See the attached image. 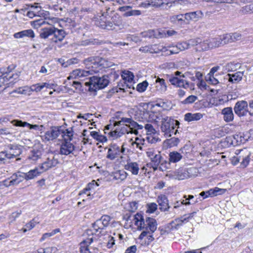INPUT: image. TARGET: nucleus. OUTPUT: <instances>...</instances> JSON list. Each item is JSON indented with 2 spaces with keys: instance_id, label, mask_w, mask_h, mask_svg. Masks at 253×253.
I'll list each match as a JSON object with an SVG mask.
<instances>
[{
  "instance_id": "f257e3e1",
  "label": "nucleus",
  "mask_w": 253,
  "mask_h": 253,
  "mask_svg": "<svg viewBox=\"0 0 253 253\" xmlns=\"http://www.w3.org/2000/svg\"><path fill=\"white\" fill-rule=\"evenodd\" d=\"M84 63L88 70L85 71L80 69L75 70L68 77V79H81L82 80L94 73L99 72L103 68L111 66L110 63L105 59L99 57L95 58L90 57L84 60Z\"/></svg>"
},
{
  "instance_id": "f03ea898",
  "label": "nucleus",
  "mask_w": 253,
  "mask_h": 253,
  "mask_svg": "<svg viewBox=\"0 0 253 253\" xmlns=\"http://www.w3.org/2000/svg\"><path fill=\"white\" fill-rule=\"evenodd\" d=\"M132 220L139 230H143L139 236V239L142 240L148 234H151L157 229V223L156 220L151 217H146L144 220L142 215L140 213H136L132 216Z\"/></svg>"
},
{
  "instance_id": "7ed1b4c3",
  "label": "nucleus",
  "mask_w": 253,
  "mask_h": 253,
  "mask_svg": "<svg viewBox=\"0 0 253 253\" xmlns=\"http://www.w3.org/2000/svg\"><path fill=\"white\" fill-rule=\"evenodd\" d=\"M179 122L170 117H165L162 119L161 129L166 137H169L178 132L175 128L179 125Z\"/></svg>"
},
{
  "instance_id": "20e7f679",
  "label": "nucleus",
  "mask_w": 253,
  "mask_h": 253,
  "mask_svg": "<svg viewBox=\"0 0 253 253\" xmlns=\"http://www.w3.org/2000/svg\"><path fill=\"white\" fill-rule=\"evenodd\" d=\"M198 169L194 167L187 169L182 168L174 171H169L166 175L167 176L171 179L183 180L197 175Z\"/></svg>"
},
{
  "instance_id": "39448f33",
  "label": "nucleus",
  "mask_w": 253,
  "mask_h": 253,
  "mask_svg": "<svg viewBox=\"0 0 253 253\" xmlns=\"http://www.w3.org/2000/svg\"><path fill=\"white\" fill-rule=\"evenodd\" d=\"M197 51H204L220 46L221 43L219 36L202 39L199 38Z\"/></svg>"
},
{
  "instance_id": "423d86ee",
  "label": "nucleus",
  "mask_w": 253,
  "mask_h": 253,
  "mask_svg": "<svg viewBox=\"0 0 253 253\" xmlns=\"http://www.w3.org/2000/svg\"><path fill=\"white\" fill-rule=\"evenodd\" d=\"M109 83L107 76H103L102 77L93 76L89 78V81L85 83V85L89 86L90 91H95L97 89L103 88Z\"/></svg>"
},
{
  "instance_id": "0eeeda50",
  "label": "nucleus",
  "mask_w": 253,
  "mask_h": 253,
  "mask_svg": "<svg viewBox=\"0 0 253 253\" xmlns=\"http://www.w3.org/2000/svg\"><path fill=\"white\" fill-rule=\"evenodd\" d=\"M147 157L150 158L152 162V167L154 170L158 169V167L161 163L162 157L160 152L156 151L153 148H149L146 151Z\"/></svg>"
},
{
  "instance_id": "6e6552de",
  "label": "nucleus",
  "mask_w": 253,
  "mask_h": 253,
  "mask_svg": "<svg viewBox=\"0 0 253 253\" xmlns=\"http://www.w3.org/2000/svg\"><path fill=\"white\" fill-rule=\"evenodd\" d=\"M121 123H126L129 125L131 128V132L137 135L138 133V129H142L144 126L141 125H139L136 122L134 121L131 118L123 117L121 120L116 123L117 125H120Z\"/></svg>"
},
{
  "instance_id": "1a4fd4ad",
  "label": "nucleus",
  "mask_w": 253,
  "mask_h": 253,
  "mask_svg": "<svg viewBox=\"0 0 253 253\" xmlns=\"http://www.w3.org/2000/svg\"><path fill=\"white\" fill-rule=\"evenodd\" d=\"M58 162L53 153L47 155L45 161L39 167L42 171L44 172L48 169L56 166Z\"/></svg>"
},
{
  "instance_id": "9d476101",
  "label": "nucleus",
  "mask_w": 253,
  "mask_h": 253,
  "mask_svg": "<svg viewBox=\"0 0 253 253\" xmlns=\"http://www.w3.org/2000/svg\"><path fill=\"white\" fill-rule=\"evenodd\" d=\"M125 151V148L123 146L121 148L119 146L116 144H111L108 148V153L106 158L111 160H113L118 157L121 153Z\"/></svg>"
},
{
  "instance_id": "9b49d317",
  "label": "nucleus",
  "mask_w": 253,
  "mask_h": 253,
  "mask_svg": "<svg viewBox=\"0 0 253 253\" xmlns=\"http://www.w3.org/2000/svg\"><path fill=\"white\" fill-rule=\"evenodd\" d=\"M60 134V129L57 127L53 126L49 130L46 131L44 134L41 136V137L43 141H48L56 139Z\"/></svg>"
},
{
  "instance_id": "f8f14e48",
  "label": "nucleus",
  "mask_w": 253,
  "mask_h": 253,
  "mask_svg": "<svg viewBox=\"0 0 253 253\" xmlns=\"http://www.w3.org/2000/svg\"><path fill=\"white\" fill-rule=\"evenodd\" d=\"M248 103L246 101H238L234 108L235 113L239 117L246 115L248 112Z\"/></svg>"
},
{
  "instance_id": "ddd939ff",
  "label": "nucleus",
  "mask_w": 253,
  "mask_h": 253,
  "mask_svg": "<svg viewBox=\"0 0 253 253\" xmlns=\"http://www.w3.org/2000/svg\"><path fill=\"white\" fill-rule=\"evenodd\" d=\"M85 234L88 235H92L93 233L91 230H87ZM93 237H90L83 240L80 244V252L81 253H90L88 248L89 245L92 242Z\"/></svg>"
},
{
  "instance_id": "4468645a",
  "label": "nucleus",
  "mask_w": 253,
  "mask_h": 253,
  "mask_svg": "<svg viewBox=\"0 0 253 253\" xmlns=\"http://www.w3.org/2000/svg\"><path fill=\"white\" fill-rule=\"evenodd\" d=\"M15 67L16 66L15 65H11L9 66L6 69H0V71L7 72L9 74V75L8 76V82L13 81L12 83L10 84V85H13L15 82H16L18 80L20 74V72H17L15 74H10L12 71L15 69Z\"/></svg>"
},
{
  "instance_id": "2eb2a0df",
  "label": "nucleus",
  "mask_w": 253,
  "mask_h": 253,
  "mask_svg": "<svg viewBox=\"0 0 253 253\" xmlns=\"http://www.w3.org/2000/svg\"><path fill=\"white\" fill-rule=\"evenodd\" d=\"M169 82L172 85L179 87H182L184 88H187L189 86L188 82L181 79L180 77H171L169 79Z\"/></svg>"
},
{
  "instance_id": "dca6fc26",
  "label": "nucleus",
  "mask_w": 253,
  "mask_h": 253,
  "mask_svg": "<svg viewBox=\"0 0 253 253\" xmlns=\"http://www.w3.org/2000/svg\"><path fill=\"white\" fill-rule=\"evenodd\" d=\"M75 149L74 145L70 142L65 141L60 147V154L68 155L72 153Z\"/></svg>"
},
{
  "instance_id": "f3484780",
  "label": "nucleus",
  "mask_w": 253,
  "mask_h": 253,
  "mask_svg": "<svg viewBox=\"0 0 253 253\" xmlns=\"http://www.w3.org/2000/svg\"><path fill=\"white\" fill-rule=\"evenodd\" d=\"M43 172L40 169V168H36L33 169L29 170L27 172H23L24 179L28 181L34 179L40 175Z\"/></svg>"
},
{
  "instance_id": "a211bd4d",
  "label": "nucleus",
  "mask_w": 253,
  "mask_h": 253,
  "mask_svg": "<svg viewBox=\"0 0 253 253\" xmlns=\"http://www.w3.org/2000/svg\"><path fill=\"white\" fill-rule=\"evenodd\" d=\"M124 168L126 170L129 171L133 175H136L138 174L139 167L136 162L128 161L125 165Z\"/></svg>"
},
{
  "instance_id": "6ab92c4d",
  "label": "nucleus",
  "mask_w": 253,
  "mask_h": 253,
  "mask_svg": "<svg viewBox=\"0 0 253 253\" xmlns=\"http://www.w3.org/2000/svg\"><path fill=\"white\" fill-rule=\"evenodd\" d=\"M122 77L125 81V84L128 88H131L134 80V76L132 72L128 71L122 72Z\"/></svg>"
},
{
  "instance_id": "aec40b11",
  "label": "nucleus",
  "mask_w": 253,
  "mask_h": 253,
  "mask_svg": "<svg viewBox=\"0 0 253 253\" xmlns=\"http://www.w3.org/2000/svg\"><path fill=\"white\" fill-rule=\"evenodd\" d=\"M9 151L8 152V159L16 158L19 156L22 153V150L20 147L15 145H10L9 146Z\"/></svg>"
},
{
  "instance_id": "412c9836",
  "label": "nucleus",
  "mask_w": 253,
  "mask_h": 253,
  "mask_svg": "<svg viewBox=\"0 0 253 253\" xmlns=\"http://www.w3.org/2000/svg\"><path fill=\"white\" fill-rule=\"evenodd\" d=\"M203 16V13L201 11L186 13L184 14L185 19L188 21H197Z\"/></svg>"
},
{
  "instance_id": "4be33fe9",
  "label": "nucleus",
  "mask_w": 253,
  "mask_h": 253,
  "mask_svg": "<svg viewBox=\"0 0 253 253\" xmlns=\"http://www.w3.org/2000/svg\"><path fill=\"white\" fill-rule=\"evenodd\" d=\"M157 202L160 206V209L163 211H168L169 208V201L165 195H161L158 198Z\"/></svg>"
},
{
  "instance_id": "5701e85b",
  "label": "nucleus",
  "mask_w": 253,
  "mask_h": 253,
  "mask_svg": "<svg viewBox=\"0 0 253 253\" xmlns=\"http://www.w3.org/2000/svg\"><path fill=\"white\" fill-rule=\"evenodd\" d=\"M54 35L52 40L53 42H61L64 39L66 36V33L63 30H59L54 27Z\"/></svg>"
},
{
  "instance_id": "b1692460",
  "label": "nucleus",
  "mask_w": 253,
  "mask_h": 253,
  "mask_svg": "<svg viewBox=\"0 0 253 253\" xmlns=\"http://www.w3.org/2000/svg\"><path fill=\"white\" fill-rule=\"evenodd\" d=\"M9 179L11 180L10 183L12 184V186L17 185L25 180L23 172L20 171L13 173Z\"/></svg>"
},
{
  "instance_id": "393cba45",
  "label": "nucleus",
  "mask_w": 253,
  "mask_h": 253,
  "mask_svg": "<svg viewBox=\"0 0 253 253\" xmlns=\"http://www.w3.org/2000/svg\"><path fill=\"white\" fill-rule=\"evenodd\" d=\"M244 76V71L237 72L234 74H228L227 76L228 77V80L232 83H237L241 81Z\"/></svg>"
},
{
  "instance_id": "a878e982",
  "label": "nucleus",
  "mask_w": 253,
  "mask_h": 253,
  "mask_svg": "<svg viewBox=\"0 0 253 253\" xmlns=\"http://www.w3.org/2000/svg\"><path fill=\"white\" fill-rule=\"evenodd\" d=\"M225 191V189H220L218 187H215L214 189H211L208 191L206 192H202L200 195L201 196H205L204 198H207L208 196H215L218 194H219V192H222L223 193Z\"/></svg>"
},
{
  "instance_id": "bb28decb",
  "label": "nucleus",
  "mask_w": 253,
  "mask_h": 253,
  "mask_svg": "<svg viewBox=\"0 0 253 253\" xmlns=\"http://www.w3.org/2000/svg\"><path fill=\"white\" fill-rule=\"evenodd\" d=\"M155 83L157 84L156 85L157 91L164 93L167 90V85L164 79L158 77Z\"/></svg>"
},
{
  "instance_id": "cd10ccee",
  "label": "nucleus",
  "mask_w": 253,
  "mask_h": 253,
  "mask_svg": "<svg viewBox=\"0 0 253 253\" xmlns=\"http://www.w3.org/2000/svg\"><path fill=\"white\" fill-rule=\"evenodd\" d=\"M180 226H181V225L179 220L177 218L166 225L165 228L166 229V231L167 233H170L173 230H177Z\"/></svg>"
},
{
  "instance_id": "c85d7f7f",
  "label": "nucleus",
  "mask_w": 253,
  "mask_h": 253,
  "mask_svg": "<svg viewBox=\"0 0 253 253\" xmlns=\"http://www.w3.org/2000/svg\"><path fill=\"white\" fill-rule=\"evenodd\" d=\"M222 114L223 115L224 120L226 122H229L233 121L234 115L231 107H226L222 109Z\"/></svg>"
},
{
  "instance_id": "c756f323",
  "label": "nucleus",
  "mask_w": 253,
  "mask_h": 253,
  "mask_svg": "<svg viewBox=\"0 0 253 253\" xmlns=\"http://www.w3.org/2000/svg\"><path fill=\"white\" fill-rule=\"evenodd\" d=\"M203 114L200 113H186L184 116V120L187 122L197 121L203 117Z\"/></svg>"
},
{
  "instance_id": "7c9ffc66",
  "label": "nucleus",
  "mask_w": 253,
  "mask_h": 253,
  "mask_svg": "<svg viewBox=\"0 0 253 253\" xmlns=\"http://www.w3.org/2000/svg\"><path fill=\"white\" fill-rule=\"evenodd\" d=\"M199 38L189 40L188 42H181L184 50L188 49L191 46H195V49L197 51Z\"/></svg>"
},
{
  "instance_id": "2f4dec72",
  "label": "nucleus",
  "mask_w": 253,
  "mask_h": 253,
  "mask_svg": "<svg viewBox=\"0 0 253 253\" xmlns=\"http://www.w3.org/2000/svg\"><path fill=\"white\" fill-rule=\"evenodd\" d=\"M54 33V27L49 26L41 29L40 36L42 39H45L49 36L53 35Z\"/></svg>"
},
{
  "instance_id": "473e14b6",
  "label": "nucleus",
  "mask_w": 253,
  "mask_h": 253,
  "mask_svg": "<svg viewBox=\"0 0 253 253\" xmlns=\"http://www.w3.org/2000/svg\"><path fill=\"white\" fill-rule=\"evenodd\" d=\"M164 3V2H159V1H157V0H148L141 2L140 6L145 8H148L151 6L153 7H160Z\"/></svg>"
},
{
  "instance_id": "72a5a7b5",
  "label": "nucleus",
  "mask_w": 253,
  "mask_h": 253,
  "mask_svg": "<svg viewBox=\"0 0 253 253\" xmlns=\"http://www.w3.org/2000/svg\"><path fill=\"white\" fill-rule=\"evenodd\" d=\"M44 87H49V84L46 83H43L42 84H33L29 86L31 94L33 91H35L36 92L41 91Z\"/></svg>"
},
{
  "instance_id": "f704fd0d",
  "label": "nucleus",
  "mask_w": 253,
  "mask_h": 253,
  "mask_svg": "<svg viewBox=\"0 0 253 253\" xmlns=\"http://www.w3.org/2000/svg\"><path fill=\"white\" fill-rule=\"evenodd\" d=\"M42 154V150L33 149L29 156V159L33 161H36L41 158Z\"/></svg>"
},
{
  "instance_id": "c9c22d12",
  "label": "nucleus",
  "mask_w": 253,
  "mask_h": 253,
  "mask_svg": "<svg viewBox=\"0 0 253 253\" xmlns=\"http://www.w3.org/2000/svg\"><path fill=\"white\" fill-rule=\"evenodd\" d=\"M169 156V163H175L178 162L182 158V155L176 151L170 152Z\"/></svg>"
},
{
  "instance_id": "e433bc0d",
  "label": "nucleus",
  "mask_w": 253,
  "mask_h": 253,
  "mask_svg": "<svg viewBox=\"0 0 253 253\" xmlns=\"http://www.w3.org/2000/svg\"><path fill=\"white\" fill-rule=\"evenodd\" d=\"M9 74L5 72L0 71V87L3 85H6L7 86L10 85L13 81L8 82V76Z\"/></svg>"
},
{
  "instance_id": "4c0bfd02",
  "label": "nucleus",
  "mask_w": 253,
  "mask_h": 253,
  "mask_svg": "<svg viewBox=\"0 0 253 253\" xmlns=\"http://www.w3.org/2000/svg\"><path fill=\"white\" fill-rule=\"evenodd\" d=\"M183 17V14L172 15L169 17V20L170 22L173 24L182 25L185 22Z\"/></svg>"
},
{
  "instance_id": "58836bf2",
  "label": "nucleus",
  "mask_w": 253,
  "mask_h": 253,
  "mask_svg": "<svg viewBox=\"0 0 253 253\" xmlns=\"http://www.w3.org/2000/svg\"><path fill=\"white\" fill-rule=\"evenodd\" d=\"M90 134L94 139L100 142H104L107 141L106 137L100 134L98 132L90 131Z\"/></svg>"
},
{
  "instance_id": "ea45409f",
  "label": "nucleus",
  "mask_w": 253,
  "mask_h": 253,
  "mask_svg": "<svg viewBox=\"0 0 253 253\" xmlns=\"http://www.w3.org/2000/svg\"><path fill=\"white\" fill-rule=\"evenodd\" d=\"M196 213V211H193L191 213L187 214H184L183 216H181L180 217L178 218V219L179 220L181 226L184 223L188 222L190 219H192Z\"/></svg>"
},
{
  "instance_id": "a19ab883",
  "label": "nucleus",
  "mask_w": 253,
  "mask_h": 253,
  "mask_svg": "<svg viewBox=\"0 0 253 253\" xmlns=\"http://www.w3.org/2000/svg\"><path fill=\"white\" fill-rule=\"evenodd\" d=\"M117 122H116L115 123H114V126H117L116 124ZM124 125L123 126H121L120 129L121 133H122V134L124 135V134H125L126 133L128 134V133H132L131 132V128H130V127L129 126V125H128L127 124H126V123H121V124H120L121 125ZM118 126H120V125H119Z\"/></svg>"
},
{
  "instance_id": "79ce46f5",
  "label": "nucleus",
  "mask_w": 253,
  "mask_h": 253,
  "mask_svg": "<svg viewBox=\"0 0 253 253\" xmlns=\"http://www.w3.org/2000/svg\"><path fill=\"white\" fill-rule=\"evenodd\" d=\"M28 7L27 8H30V10H32L34 13H36L37 15H39L40 14V12L41 10V7L39 5L38 3H34V4H29L27 5Z\"/></svg>"
},
{
  "instance_id": "37998d69",
  "label": "nucleus",
  "mask_w": 253,
  "mask_h": 253,
  "mask_svg": "<svg viewBox=\"0 0 253 253\" xmlns=\"http://www.w3.org/2000/svg\"><path fill=\"white\" fill-rule=\"evenodd\" d=\"M13 91L15 92H17L18 93L21 94H24V95H31L29 86H28L19 87L18 89L14 90Z\"/></svg>"
},
{
  "instance_id": "c03bdc74",
  "label": "nucleus",
  "mask_w": 253,
  "mask_h": 253,
  "mask_svg": "<svg viewBox=\"0 0 253 253\" xmlns=\"http://www.w3.org/2000/svg\"><path fill=\"white\" fill-rule=\"evenodd\" d=\"M149 119L150 122L157 125H158V123L160 120V118L158 116V114L154 112L150 113L149 115Z\"/></svg>"
},
{
  "instance_id": "a18cd8bd",
  "label": "nucleus",
  "mask_w": 253,
  "mask_h": 253,
  "mask_svg": "<svg viewBox=\"0 0 253 253\" xmlns=\"http://www.w3.org/2000/svg\"><path fill=\"white\" fill-rule=\"evenodd\" d=\"M241 152H242V154L243 153V150H237L236 151V154L237 156H234L231 159V163L233 165H237L240 160L241 159V155L238 156Z\"/></svg>"
},
{
  "instance_id": "49530a36",
  "label": "nucleus",
  "mask_w": 253,
  "mask_h": 253,
  "mask_svg": "<svg viewBox=\"0 0 253 253\" xmlns=\"http://www.w3.org/2000/svg\"><path fill=\"white\" fill-rule=\"evenodd\" d=\"M127 176V173L124 170H119L115 173V177L121 180H125Z\"/></svg>"
},
{
  "instance_id": "de8ad7c7",
  "label": "nucleus",
  "mask_w": 253,
  "mask_h": 253,
  "mask_svg": "<svg viewBox=\"0 0 253 253\" xmlns=\"http://www.w3.org/2000/svg\"><path fill=\"white\" fill-rule=\"evenodd\" d=\"M148 85V82L146 81H143L137 85L136 90L139 92H143L146 90Z\"/></svg>"
},
{
  "instance_id": "09e8293b",
  "label": "nucleus",
  "mask_w": 253,
  "mask_h": 253,
  "mask_svg": "<svg viewBox=\"0 0 253 253\" xmlns=\"http://www.w3.org/2000/svg\"><path fill=\"white\" fill-rule=\"evenodd\" d=\"M144 128L147 131V134H154L156 133L157 131L151 124L147 123L145 124Z\"/></svg>"
},
{
  "instance_id": "8fccbe9b",
  "label": "nucleus",
  "mask_w": 253,
  "mask_h": 253,
  "mask_svg": "<svg viewBox=\"0 0 253 253\" xmlns=\"http://www.w3.org/2000/svg\"><path fill=\"white\" fill-rule=\"evenodd\" d=\"M241 155V159H242V161L241 162V167L245 168L249 164V162L250 161V154H248L245 156L243 155Z\"/></svg>"
},
{
  "instance_id": "3c124183",
  "label": "nucleus",
  "mask_w": 253,
  "mask_h": 253,
  "mask_svg": "<svg viewBox=\"0 0 253 253\" xmlns=\"http://www.w3.org/2000/svg\"><path fill=\"white\" fill-rule=\"evenodd\" d=\"M219 38L220 40V42L221 45L231 42L230 40V37H229V35H228V34H226L222 36H219Z\"/></svg>"
},
{
  "instance_id": "603ef678",
  "label": "nucleus",
  "mask_w": 253,
  "mask_h": 253,
  "mask_svg": "<svg viewBox=\"0 0 253 253\" xmlns=\"http://www.w3.org/2000/svg\"><path fill=\"white\" fill-rule=\"evenodd\" d=\"M11 123L14 126H22V127H25V126H30V124L26 122H22L21 120H14L11 122Z\"/></svg>"
},
{
  "instance_id": "864d4df0",
  "label": "nucleus",
  "mask_w": 253,
  "mask_h": 253,
  "mask_svg": "<svg viewBox=\"0 0 253 253\" xmlns=\"http://www.w3.org/2000/svg\"><path fill=\"white\" fill-rule=\"evenodd\" d=\"M141 14V11L139 10H131L126 12L123 14L124 17H128L132 16H138Z\"/></svg>"
},
{
  "instance_id": "5fc2aeb1",
  "label": "nucleus",
  "mask_w": 253,
  "mask_h": 253,
  "mask_svg": "<svg viewBox=\"0 0 253 253\" xmlns=\"http://www.w3.org/2000/svg\"><path fill=\"white\" fill-rule=\"evenodd\" d=\"M108 134L113 138H118L123 135L122 133H121L119 128H116L114 131H111L108 133Z\"/></svg>"
},
{
  "instance_id": "6e6d98bb",
  "label": "nucleus",
  "mask_w": 253,
  "mask_h": 253,
  "mask_svg": "<svg viewBox=\"0 0 253 253\" xmlns=\"http://www.w3.org/2000/svg\"><path fill=\"white\" fill-rule=\"evenodd\" d=\"M197 96L191 95L182 101V103L184 104H191L194 102L196 100H197Z\"/></svg>"
},
{
  "instance_id": "4d7b16f0",
  "label": "nucleus",
  "mask_w": 253,
  "mask_h": 253,
  "mask_svg": "<svg viewBox=\"0 0 253 253\" xmlns=\"http://www.w3.org/2000/svg\"><path fill=\"white\" fill-rule=\"evenodd\" d=\"M242 10L244 13H253V2L243 6L242 8Z\"/></svg>"
},
{
  "instance_id": "13d9d810",
  "label": "nucleus",
  "mask_w": 253,
  "mask_h": 253,
  "mask_svg": "<svg viewBox=\"0 0 253 253\" xmlns=\"http://www.w3.org/2000/svg\"><path fill=\"white\" fill-rule=\"evenodd\" d=\"M21 32H22V38L25 37L34 38L35 37L34 32L31 29L24 30Z\"/></svg>"
},
{
  "instance_id": "bf43d9fd",
  "label": "nucleus",
  "mask_w": 253,
  "mask_h": 253,
  "mask_svg": "<svg viewBox=\"0 0 253 253\" xmlns=\"http://www.w3.org/2000/svg\"><path fill=\"white\" fill-rule=\"evenodd\" d=\"M170 49L168 50V49H167L166 48V47H163V49H162V50L165 51H169V55L177 54L179 52V51L178 49L177 45L170 47Z\"/></svg>"
},
{
  "instance_id": "052dcab7",
  "label": "nucleus",
  "mask_w": 253,
  "mask_h": 253,
  "mask_svg": "<svg viewBox=\"0 0 253 253\" xmlns=\"http://www.w3.org/2000/svg\"><path fill=\"white\" fill-rule=\"evenodd\" d=\"M167 142L170 147L177 145L179 142V139L176 137H172L169 139H167Z\"/></svg>"
},
{
  "instance_id": "680f3d73",
  "label": "nucleus",
  "mask_w": 253,
  "mask_h": 253,
  "mask_svg": "<svg viewBox=\"0 0 253 253\" xmlns=\"http://www.w3.org/2000/svg\"><path fill=\"white\" fill-rule=\"evenodd\" d=\"M103 225L105 227H107L109 223V222L111 220V217L109 215H104L100 218Z\"/></svg>"
},
{
  "instance_id": "e2e57ef3",
  "label": "nucleus",
  "mask_w": 253,
  "mask_h": 253,
  "mask_svg": "<svg viewBox=\"0 0 253 253\" xmlns=\"http://www.w3.org/2000/svg\"><path fill=\"white\" fill-rule=\"evenodd\" d=\"M8 159L7 151H1L0 152V164L4 163L6 159Z\"/></svg>"
},
{
  "instance_id": "0e129e2a",
  "label": "nucleus",
  "mask_w": 253,
  "mask_h": 253,
  "mask_svg": "<svg viewBox=\"0 0 253 253\" xmlns=\"http://www.w3.org/2000/svg\"><path fill=\"white\" fill-rule=\"evenodd\" d=\"M99 185L95 181L93 180L91 183L88 184L87 187L84 189V193L86 194L87 196H89V194H88L87 192L91 188H93L94 186H98Z\"/></svg>"
},
{
  "instance_id": "69168bd1",
  "label": "nucleus",
  "mask_w": 253,
  "mask_h": 253,
  "mask_svg": "<svg viewBox=\"0 0 253 253\" xmlns=\"http://www.w3.org/2000/svg\"><path fill=\"white\" fill-rule=\"evenodd\" d=\"M37 223H39V222H37L34 218L29 222L27 223L26 224L25 227L27 228L28 230H30L32 229H33Z\"/></svg>"
},
{
  "instance_id": "338daca9",
  "label": "nucleus",
  "mask_w": 253,
  "mask_h": 253,
  "mask_svg": "<svg viewBox=\"0 0 253 253\" xmlns=\"http://www.w3.org/2000/svg\"><path fill=\"white\" fill-rule=\"evenodd\" d=\"M154 31L153 30H149L148 31L144 32L141 33V35L142 37L145 38H152V37H156L154 34Z\"/></svg>"
},
{
  "instance_id": "774afa93",
  "label": "nucleus",
  "mask_w": 253,
  "mask_h": 253,
  "mask_svg": "<svg viewBox=\"0 0 253 253\" xmlns=\"http://www.w3.org/2000/svg\"><path fill=\"white\" fill-rule=\"evenodd\" d=\"M29 128L30 129H34L36 130H39L42 133L43 131L44 127L43 125H30Z\"/></svg>"
}]
</instances>
